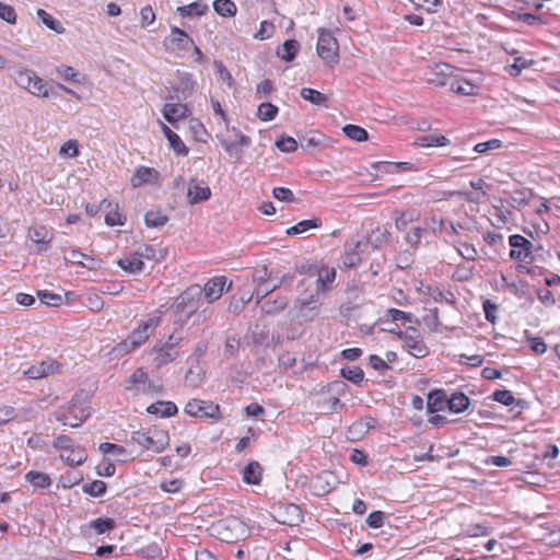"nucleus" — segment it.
I'll list each match as a JSON object with an SVG mask.
<instances>
[{"instance_id": "1", "label": "nucleus", "mask_w": 560, "mask_h": 560, "mask_svg": "<svg viewBox=\"0 0 560 560\" xmlns=\"http://www.w3.org/2000/svg\"><path fill=\"white\" fill-rule=\"evenodd\" d=\"M164 306L155 308L147 315L144 319L139 320L137 327L121 342L117 343L113 351L117 355H126L143 346L153 335L156 327L162 323L165 311Z\"/></svg>"}, {"instance_id": "2", "label": "nucleus", "mask_w": 560, "mask_h": 560, "mask_svg": "<svg viewBox=\"0 0 560 560\" xmlns=\"http://www.w3.org/2000/svg\"><path fill=\"white\" fill-rule=\"evenodd\" d=\"M131 440L147 451L162 453L170 445L168 432L159 427L132 432Z\"/></svg>"}, {"instance_id": "3", "label": "nucleus", "mask_w": 560, "mask_h": 560, "mask_svg": "<svg viewBox=\"0 0 560 560\" xmlns=\"http://www.w3.org/2000/svg\"><path fill=\"white\" fill-rule=\"evenodd\" d=\"M202 289L200 285H191L184 291L175 302V314L177 319L175 325L183 327L186 320L198 310V302L201 296Z\"/></svg>"}, {"instance_id": "4", "label": "nucleus", "mask_w": 560, "mask_h": 560, "mask_svg": "<svg viewBox=\"0 0 560 560\" xmlns=\"http://www.w3.org/2000/svg\"><path fill=\"white\" fill-rule=\"evenodd\" d=\"M180 341L182 337H176L175 334H172L165 342L156 343L151 350L154 354V365L161 368L175 361L180 354L178 350Z\"/></svg>"}, {"instance_id": "5", "label": "nucleus", "mask_w": 560, "mask_h": 560, "mask_svg": "<svg viewBox=\"0 0 560 560\" xmlns=\"http://www.w3.org/2000/svg\"><path fill=\"white\" fill-rule=\"evenodd\" d=\"M90 408L83 404L71 402L56 412V419L63 425L80 427L89 417Z\"/></svg>"}, {"instance_id": "6", "label": "nucleus", "mask_w": 560, "mask_h": 560, "mask_svg": "<svg viewBox=\"0 0 560 560\" xmlns=\"http://www.w3.org/2000/svg\"><path fill=\"white\" fill-rule=\"evenodd\" d=\"M316 50L323 60L337 62L339 45L331 32L324 28L318 30Z\"/></svg>"}, {"instance_id": "7", "label": "nucleus", "mask_w": 560, "mask_h": 560, "mask_svg": "<svg viewBox=\"0 0 560 560\" xmlns=\"http://www.w3.org/2000/svg\"><path fill=\"white\" fill-rule=\"evenodd\" d=\"M184 412L189 417L217 420L219 419L220 408L212 401L191 399L186 404Z\"/></svg>"}, {"instance_id": "8", "label": "nucleus", "mask_w": 560, "mask_h": 560, "mask_svg": "<svg viewBox=\"0 0 560 560\" xmlns=\"http://www.w3.org/2000/svg\"><path fill=\"white\" fill-rule=\"evenodd\" d=\"M398 337L412 357L424 358L428 354V348L416 328L409 327L404 331H398Z\"/></svg>"}, {"instance_id": "9", "label": "nucleus", "mask_w": 560, "mask_h": 560, "mask_svg": "<svg viewBox=\"0 0 560 560\" xmlns=\"http://www.w3.org/2000/svg\"><path fill=\"white\" fill-rule=\"evenodd\" d=\"M125 389L133 395L148 394L152 389V384L148 373L142 369H137L124 383Z\"/></svg>"}, {"instance_id": "10", "label": "nucleus", "mask_w": 560, "mask_h": 560, "mask_svg": "<svg viewBox=\"0 0 560 560\" xmlns=\"http://www.w3.org/2000/svg\"><path fill=\"white\" fill-rule=\"evenodd\" d=\"M318 289H315L308 295H300L295 302V310L298 311V316L307 320H312L315 318L317 314V310L319 307L318 300Z\"/></svg>"}, {"instance_id": "11", "label": "nucleus", "mask_w": 560, "mask_h": 560, "mask_svg": "<svg viewBox=\"0 0 560 560\" xmlns=\"http://www.w3.org/2000/svg\"><path fill=\"white\" fill-rule=\"evenodd\" d=\"M61 364L55 359L47 358L40 362L31 365L23 371V375L30 380H39L48 375L60 372Z\"/></svg>"}, {"instance_id": "12", "label": "nucleus", "mask_w": 560, "mask_h": 560, "mask_svg": "<svg viewBox=\"0 0 560 560\" xmlns=\"http://www.w3.org/2000/svg\"><path fill=\"white\" fill-rule=\"evenodd\" d=\"M366 249L363 241L350 240L345 245V253L341 256V265L343 268H353L361 264V254Z\"/></svg>"}, {"instance_id": "13", "label": "nucleus", "mask_w": 560, "mask_h": 560, "mask_svg": "<svg viewBox=\"0 0 560 560\" xmlns=\"http://www.w3.org/2000/svg\"><path fill=\"white\" fill-rule=\"evenodd\" d=\"M509 244L512 247L510 257L517 261H526L532 255L533 244L530 241L520 234L509 237Z\"/></svg>"}, {"instance_id": "14", "label": "nucleus", "mask_w": 560, "mask_h": 560, "mask_svg": "<svg viewBox=\"0 0 560 560\" xmlns=\"http://www.w3.org/2000/svg\"><path fill=\"white\" fill-rule=\"evenodd\" d=\"M211 190L209 186L197 178H191L188 184L187 197L191 205L206 201L210 198Z\"/></svg>"}, {"instance_id": "15", "label": "nucleus", "mask_w": 560, "mask_h": 560, "mask_svg": "<svg viewBox=\"0 0 560 560\" xmlns=\"http://www.w3.org/2000/svg\"><path fill=\"white\" fill-rule=\"evenodd\" d=\"M188 43H192V39L185 31L177 26H172L170 36L165 37L163 40L166 49L172 51L178 49H187Z\"/></svg>"}, {"instance_id": "16", "label": "nucleus", "mask_w": 560, "mask_h": 560, "mask_svg": "<svg viewBox=\"0 0 560 560\" xmlns=\"http://www.w3.org/2000/svg\"><path fill=\"white\" fill-rule=\"evenodd\" d=\"M27 237L38 246V252H44L47 250L54 234L44 225H34L28 229Z\"/></svg>"}, {"instance_id": "17", "label": "nucleus", "mask_w": 560, "mask_h": 560, "mask_svg": "<svg viewBox=\"0 0 560 560\" xmlns=\"http://www.w3.org/2000/svg\"><path fill=\"white\" fill-rule=\"evenodd\" d=\"M160 179V173L153 167L140 166L130 178L131 186L135 188L145 184H155Z\"/></svg>"}, {"instance_id": "18", "label": "nucleus", "mask_w": 560, "mask_h": 560, "mask_svg": "<svg viewBox=\"0 0 560 560\" xmlns=\"http://www.w3.org/2000/svg\"><path fill=\"white\" fill-rule=\"evenodd\" d=\"M162 115L165 120L176 127V122L189 116V109L186 104L166 103L163 106Z\"/></svg>"}, {"instance_id": "19", "label": "nucleus", "mask_w": 560, "mask_h": 560, "mask_svg": "<svg viewBox=\"0 0 560 560\" xmlns=\"http://www.w3.org/2000/svg\"><path fill=\"white\" fill-rule=\"evenodd\" d=\"M226 287V278L223 276L214 277L207 281L203 287L205 298L212 303L221 298Z\"/></svg>"}, {"instance_id": "20", "label": "nucleus", "mask_w": 560, "mask_h": 560, "mask_svg": "<svg viewBox=\"0 0 560 560\" xmlns=\"http://www.w3.org/2000/svg\"><path fill=\"white\" fill-rule=\"evenodd\" d=\"M453 68L447 63L435 65L428 73L427 81L435 86H443L448 83V77L452 74Z\"/></svg>"}, {"instance_id": "21", "label": "nucleus", "mask_w": 560, "mask_h": 560, "mask_svg": "<svg viewBox=\"0 0 560 560\" xmlns=\"http://www.w3.org/2000/svg\"><path fill=\"white\" fill-rule=\"evenodd\" d=\"M101 210L105 212V223L109 226L124 225V220L118 211V205L104 199L101 201Z\"/></svg>"}, {"instance_id": "22", "label": "nucleus", "mask_w": 560, "mask_h": 560, "mask_svg": "<svg viewBox=\"0 0 560 560\" xmlns=\"http://www.w3.org/2000/svg\"><path fill=\"white\" fill-rule=\"evenodd\" d=\"M234 133L233 140L220 139L221 145L231 155H238L235 153L236 147H248L250 144V138L241 133L237 129H232Z\"/></svg>"}, {"instance_id": "23", "label": "nucleus", "mask_w": 560, "mask_h": 560, "mask_svg": "<svg viewBox=\"0 0 560 560\" xmlns=\"http://www.w3.org/2000/svg\"><path fill=\"white\" fill-rule=\"evenodd\" d=\"M143 255L135 253L127 255L118 260V266L129 273H138L143 270Z\"/></svg>"}, {"instance_id": "24", "label": "nucleus", "mask_w": 560, "mask_h": 560, "mask_svg": "<svg viewBox=\"0 0 560 560\" xmlns=\"http://www.w3.org/2000/svg\"><path fill=\"white\" fill-rule=\"evenodd\" d=\"M60 458L68 465L75 466L81 465L88 458V454L84 448L78 446L61 452Z\"/></svg>"}, {"instance_id": "25", "label": "nucleus", "mask_w": 560, "mask_h": 560, "mask_svg": "<svg viewBox=\"0 0 560 560\" xmlns=\"http://www.w3.org/2000/svg\"><path fill=\"white\" fill-rule=\"evenodd\" d=\"M261 475L262 468L258 462H250L243 469V480L248 485H259Z\"/></svg>"}, {"instance_id": "26", "label": "nucleus", "mask_w": 560, "mask_h": 560, "mask_svg": "<svg viewBox=\"0 0 560 560\" xmlns=\"http://www.w3.org/2000/svg\"><path fill=\"white\" fill-rule=\"evenodd\" d=\"M34 71L27 69L24 66H16L13 68V73L11 74L14 82L22 89L26 90L30 88L32 79L34 75Z\"/></svg>"}, {"instance_id": "27", "label": "nucleus", "mask_w": 560, "mask_h": 560, "mask_svg": "<svg viewBox=\"0 0 560 560\" xmlns=\"http://www.w3.org/2000/svg\"><path fill=\"white\" fill-rule=\"evenodd\" d=\"M147 411L151 415H156L160 417H172L177 413L178 409L172 401H158L151 404L147 408Z\"/></svg>"}, {"instance_id": "28", "label": "nucleus", "mask_w": 560, "mask_h": 560, "mask_svg": "<svg viewBox=\"0 0 560 560\" xmlns=\"http://www.w3.org/2000/svg\"><path fill=\"white\" fill-rule=\"evenodd\" d=\"M25 480L34 488V490L46 489L51 486V478L49 475L40 471H28L25 475Z\"/></svg>"}, {"instance_id": "29", "label": "nucleus", "mask_w": 560, "mask_h": 560, "mask_svg": "<svg viewBox=\"0 0 560 560\" xmlns=\"http://www.w3.org/2000/svg\"><path fill=\"white\" fill-rule=\"evenodd\" d=\"M208 10V5L203 2H191L177 8L178 14L183 18L200 16L206 14Z\"/></svg>"}, {"instance_id": "30", "label": "nucleus", "mask_w": 560, "mask_h": 560, "mask_svg": "<svg viewBox=\"0 0 560 560\" xmlns=\"http://www.w3.org/2000/svg\"><path fill=\"white\" fill-rule=\"evenodd\" d=\"M300 49V44L295 39H288L278 49L277 55L282 60L290 62L292 61Z\"/></svg>"}, {"instance_id": "31", "label": "nucleus", "mask_w": 560, "mask_h": 560, "mask_svg": "<svg viewBox=\"0 0 560 560\" xmlns=\"http://www.w3.org/2000/svg\"><path fill=\"white\" fill-rule=\"evenodd\" d=\"M32 78L33 79H32L30 88L27 89V92H30L31 94H33L37 97H43V98L49 97L50 89H49L48 84L42 78H39L36 73H34V75Z\"/></svg>"}, {"instance_id": "32", "label": "nucleus", "mask_w": 560, "mask_h": 560, "mask_svg": "<svg viewBox=\"0 0 560 560\" xmlns=\"http://www.w3.org/2000/svg\"><path fill=\"white\" fill-rule=\"evenodd\" d=\"M448 409L454 413H459L465 411L469 405L470 399L463 393H455L448 399Z\"/></svg>"}, {"instance_id": "33", "label": "nucleus", "mask_w": 560, "mask_h": 560, "mask_svg": "<svg viewBox=\"0 0 560 560\" xmlns=\"http://www.w3.org/2000/svg\"><path fill=\"white\" fill-rule=\"evenodd\" d=\"M448 143L450 140L446 137L438 133L420 137L417 141V144L421 148L444 147Z\"/></svg>"}, {"instance_id": "34", "label": "nucleus", "mask_w": 560, "mask_h": 560, "mask_svg": "<svg viewBox=\"0 0 560 560\" xmlns=\"http://www.w3.org/2000/svg\"><path fill=\"white\" fill-rule=\"evenodd\" d=\"M300 94L303 100L314 105L327 106V96L317 90L311 88H303Z\"/></svg>"}, {"instance_id": "35", "label": "nucleus", "mask_w": 560, "mask_h": 560, "mask_svg": "<svg viewBox=\"0 0 560 560\" xmlns=\"http://www.w3.org/2000/svg\"><path fill=\"white\" fill-rule=\"evenodd\" d=\"M65 259L71 264L82 265L88 268H92L94 259L79 249H70L65 254Z\"/></svg>"}, {"instance_id": "36", "label": "nucleus", "mask_w": 560, "mask_h": 560, "mask_svg": "<svg viewBox=\"0 0 560 560\" xmlns=\"http://www.w3.org/2000/svg\"><path fill=\"white\" fill-rule=\"evenodd\" d=\"M320 225L319 219L303 220L285 231L287 235H299Z\"/></svg>"}, {"instance_id": "37", "label": "nucleus", "mask_w": 560, "mask_h": 560, "mask_svg": "<svg viewBox=\"0 0 560 560\" xmlns=\"http://www.w3.org/2000/svg\"><path fill=\"white\" fill-rule=\"evenodd\" d=\"M451 90L460 95H476L479 88L467 80H456L451 83Z\"/></svg>"}, {"instance_id": "38", "label": "nucleus", "mask_w": 560, "mask_h": 560, "mask_svg": "<svg viewBox=\"0 0 560 560\" xmlns=\"http://www.w3.org/2000/svg\"><path fill=\"white\" fill-rule=\"evenodd\" d=\"M373 167L387 173L407 172L412 170V165L408 162H377L373 164Z\"/></svg>"}, {"instance_id": "39", "label": "nucleus", "mask_w": 560, "mask_h": 560, "mask_svg": "<svg viewBox=\"0 0 560 560\" xmlns=\"http://www.w3.org/2000/svg\"><path fill=\"white\" fill-rule=\"evenodd\" d=\"M56 73L68 82H74V83H82L84 78L74 70V68L67 66V65H60L56 68Z\"/></svg>"}, {"instance_id": "40", "label": "nucleus", "mask_w": 560, "mask_h": 560, "mask_svg": "<svg viewBox=\"0 0 560 560\" xmlns=\"http://www.w3.org/2000/svg\"><path fill=\"white\" fill-rule=\"evenodd\" d=\"M534 65L533 59H527L522 56H516L514 62L506 67V71L511 77H518L524 69H527Z\"/></svg>"}, {"instance_id": "41", "label": "nucleus", "mask_w": 560, "mask_h": 560, "mask_svg": "<svg viewBox=\"0 0 560 560\" xmlns=\"http://www.w3.org/2000/svg\"><path fill=\"white\" fill-rule=\"evenodd\" d=\"M36 15L49 30L56 32L57 34H62L65 32V27L61 25V23L55 20L44 9H38L36 11Z\"/></svg>"}, {"instance_id": "42", "label": "nucleus", "mask_w": 560, "mask_h": 560, "mask_svg": "<svg viewBox=\"0 0 560 560\" xmlns=\"http://www.w3.org/2000/svg\"><path fill=\"white\" fill-rule=\"evenodd\" d=\"M389 233L387 230L382 228H376L371 232L369 235L366 242H364L368 245H372L373 248H378L384 243L388 241Z\"/></svg>"}, {"instance_id": "43", "label": "nucleus", "mask_w": 560, "mask_h": 560, "mask_svg": "<svg viewBox=\"0 0 560 560\" xmlns=\"http://www.w3.org/2000/svg\"><path fill=\"white\" fill-rule=\"evenodd\" d=\"M100 451L104 455H109L116 460H125L126 450L121 445L106 442L100 445Z\"/></svg>"}, {"instance_id": "44", "label": "nucleus", "mask_w": 560, "mask_h": 560, "mask_svg": "<svg viewBox=\"0 0 560 560\" xmlns=\"http://www.w3.org/2000/svg\"><path fill=\"white\" fill-rule=\"evenodd\" d=\"M213 9L219 15L225 18L234 16L236 13V5L231 0H215Z\"/></svg>"}, {"instance_id": "45", "label": "nucleus", "mask_w": 560, "mask_h": 560, "mask_svg": "<svg viewBox=\"0 0 560 560\" xmlns=\"http://www.w3.org/2000/svg\"><path fill=\"white\" fill-rule=\"evenodd\" d=\"M288 305L285 298H278L273 301H267L261 305V312L265 315H273L283 311Z\"/></svg>"}, {"instance_id": "46", "label": "nucleus", "mask_w": 560, "mask_h": 560, "mask_svg": "<svg viewBox=\"0 0 560 560\" xmlns=\"http://www.w3.org/2000/svg\"><path fill=\"white\" fill-rule=\"evenodd\" d=\"M335 278H336V271L334 268H328V267L322 268L318 271V278L316 280V289H318V291L325 290L328 284L334 282Z\"/></svg>"}, {"instance_id": "47", "label": "nucleus", "mask_w": 560, "mask_h": 560, "mask_svg": "<svg viewBox=\"0 0 560 560\" xmlns=\"http://www.w3.org/2000/svg\"><path fill=\"white\" fill-rule=\"evenodd\" d=\"M342 130H343L345 135L351 140H354L358 142L368 140L366 130L360 126L349 124V125H346L342 128Z\"/></svg>"}, {"instance_id": "48", "label": "nucleus", "mask_w": 560, "mask_h": 560, "mask_svg": "<svg viewBox=\"0 0 560 560\" xmlns=\"http://www.w3.org/2000/svg\"><path fill=\"white\" fill-rule=\"evenodd\" d=\"M445 394L443 390H432L428 395V411L430 413L436 412L442 408Z\"/></svg>"}, {"instance_id": "49", "label": "nucleus", "mask_w": 560, "mask_h": 560, "mask_svg": "<svg viewBox=\"0 0 560 560\" xmlns=\"http://www.w3.org/2000/svg\"><path fill=\"white\" fill-rule=\"evenodd\" d=\"M167 217L159 210L148 211L144 215V221L149 228H159L167 222Z\"/></svg>"}, {"instance_id": "50", "label": "nucleus", "mask_w": 560, "mask_h": 560, "mask_svg": "<svg viewBox=\"0 0 560 560\" xmlns=\"http://www.w3.org/2000/svg\"><path fill=\"white\" fill-rule=\"evenodd\" d=\"M456 250L458 254L466 260H476L478 257V252L472 244L467 242H457L455 244Z\"/></svg>"}, {"instance_id": "51", "label": "nucleus", "mask_w": 560, "mask_h": 560, "mask_svg": "<svg viewBox=\"0 0 560 560\" xmlns=\"http://www.w3.org/2000/svg\"><path fill=\"white\" fill-rule=\"evenodd\" d=\"M115 522L109 517H100L90 522L89 526L95 530L96 534L101 535L109 532L114 528Z\"/></svg>"}, {"instance_id": "52", "label": "nucleus", "mask_w": 560, "mask_h": 560, "mask_svg": "<svg viewBox=\"0 0 560 560\" xmlns=\"http://www.w3.org/2000/svg\"><path fill=\"white\" fill-rule=\"evenodd\" d=\"M82 490L84 493L97 498L105 493L106 483L102 480H94L92 482L83 485Z\"/></svg>"}, {"instance_id": "53", "label": "nucleus", "mask_w": 560, "mask_h": 560, "mask_svg": "<svg viewBox=\"0 0 560 560\" xmlns=\"http://www.w3.org/2000/svg\"><path fill=\"white\" fill-rule=\"evenodd\" d=\"M278 114V107L271 103H262L259 105L257 116L264 121H270L275 119Z\"/></svg>"}, {"instance_id": "54", "label": "nucleus", "mask_w": 560, "mask_h": 560, "mask_svg": "<svg viewBox=\"0 0 560 560\" xmlns=\"http://www.w3.org/2000/svg\"><path fill=\"white\" fill-rule=\"evenodd\" d=\"M423 324L431 332L440 331L441 322L439 319L438 308L429 311V313L423 317Z\"/></svg>"}, {"instance_id": "55", "label": "nucleus", "mask_w": 560, "mask_h": 560, "mask_svg": "<svg viewBox=\"0 0 560 560\" xmlns=\"http://www.w3.org/2000/svg\"><path fill=\"white\" fill-rule=\"evenodd\" d=\"M324 136L319 132H310L302 139V148L311 150L323 144Z\"/></svg>"}, {"instance_id": "56", "label": "nucleus", "mask_w": 560, "mask_h": 560, "mask_svg": "<svg viewBox=\"0 0 560 560\" xmlns=\"http://www.w3.org/2000/svg\"><path fill=\"white\" fill-rule=\"evenodd\" d=\"M341 375L354 384H360L364 378L363 371L358 366L341 369Z\"/></svg>"}, {"instance_id": "57", "label": "nucleus", "mask_w": 560, "mask_h": 560, "mask_svg": "<svg viewBox=\"0 0 560 560\" xmlns=\"http://www.w3.org/2000/svg\"><path fill=\"white\" fill-rule=\"evenodd\" d=\"M275 33V25L269 21H262L259 30L254 34V38L258 40H265L270 38Z\"/></svg>"}, {"instance_id": "58", "label": "nucleus", "mask_w": 560, "mask_h": 560, "mask_svg": "<svg viewBox=\"0 0 560 560\" xmlns=\"http://www.w3.org/2000/svg\"><path fill=\"white\" fill-rule=\"evenodd\" d=\"M276 147L282 152L291 153L296 151L298 142L292 137H281L276 141Z\"/></svg>"}, {"instance_id": "59", "label": "nucleus", "mask_w": 560, "mask_h": 560, "mask_svg": "<svg viewBox=\"0 0 560 560\" xmlns=\"http://www.w3.org/2000/svg\"><path fill=\"white\" fill-rule=\"evenodd\" d=\"M59 154L62 158H75L79 154L78 142L75 140H68L60 147Z\"/></svg>"}, {"instance_id": "60", "label": "nucleus", "mask_w": 560, "mask_h": 560, "mask_svg": "<svg viewBox=\"0 0 560 560\" xmlns=\"http://www.w3.org/2000/svg\"><path fill=\"white\" fill-rule=\"evenodd\" d=\"M492 399L497 402L504 405V406H512L515 402V397L508 389L495 390L492 394Z\"/></svg>"}, {"instance_id": "61", "label": "nucleus", "mask_w": 560, "mask_h": 560, "mask_svg": "<svg viewBox=\"0 0 560 560\" xmlns=\"http://www.w3.org/2000/svg\"><path fill=\"white\" fill-rule=\"evenodd\" d=\"M0 19L9 24H15L16 13L14 8L7 3L0 2Z\"/></svg>"}, {"instance_id": "62", "label": "nucleus", "mask_w": 560, "mask_h": 560, "mask_svg": "<svg viewBox=\"0 0 560 560\" xmlns=\"http://www.w3.org/2000/svg\"><path fill=\"white\" fill-rule=\"evenodd\" d=\"M155 21V13L151 5L143 7L140 10V25L145 28L153 24Z\"/></svg>"}, {"instance_id": "63", "label": "nucleus", "mask_w": 560, "mask_h": 560, "mask_svg": "<svg viewBox=\"0 0 560 560\" xmlns=\"http://www.w3.org/2000/svg\"><path fill=\"white\" fill-rule=\"evenodd\" d=\"M38 299L40 303L50 306H58L62 302V298L59 294L50 293L47 291H39Z\"/></svg>"}, {"instance_id": "64", "label": "nucleus", "mask_w": 560, "mask_h": 560, "mask_svg": "<svg viewBox=\"0 0 560 560\" xmlns=\"http://www.w3.org/2000/svg\"><path fill=\"white\" fill-rule=\"evenodd\" d=\"M82 480V476L77 471H68L60 477V483L63 488H71Z\"/></svg>"}]
</instances>
